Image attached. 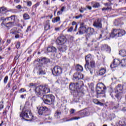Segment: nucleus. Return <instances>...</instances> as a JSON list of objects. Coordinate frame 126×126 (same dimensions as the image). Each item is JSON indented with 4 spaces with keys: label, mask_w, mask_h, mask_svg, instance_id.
I'll return each instance as SVG.
<instances>
[{
    "label": "nucleus",
    "mask_w": 126,
    "mask_h": 126,
    "mask_svg": "<svg viewBox=\"0 0 126 126\" xmlns=\"http://www.w3.org/2000/svg\"><path fill=\"white\" fill-rule=\"evenodd\" d=\"M94 45H95V46H94V47H95L94 50H97V49L98 48V46L99 45V43H98V42H97V41H95Z\"/></svg>",
    "instance_id": "40"
},
{
    "label": "nucleus",
    "mask_w": 126,
    "mask_h": 126,
    "mask_svg": "<svg viewBox=\"0 0 126 126\" xmlns=\"http://www.w3.org/2000/svg\"><path fill=\"white\" fill-rule=\"evenodd\" d=\"M94 32H95V31H94V29L92 28H88L87 30V34H86L87 37H90L91 35H93Z\"/></svg>",
    "instance_id": "15"
},
{
    "label": "nucleus",
    "mask_w": 126,
    "mask_h": 126,
    "mask_svg": "<svg viewBox=\"0 0 126 126\" xmlns=\"http://www.w3.org/2000/svg\"><path fill=\"white\" fill-rule=\"evenodd\" d=\"M48 53H57V48L54 46H50L47 48Z\"/></svg>",
    "instance_id": "19"
},
{
    "label": "nucleus",
    "mask_w": 126,
    "mask_h": 126,
    "mask_svg": "<svg viewBox=\"0 0 126 126\" xmlns=\"http://www.w3.org/2000/svg\"><path fill=\"white\" fill-rule=\"evenodd\" d=\"M119 55L122 57H126V51L125 50H121L119 52Z\"/></svg>",
    "instance_id": "28"
},
{
    "label": "nucleus",
    "mask_w": 126,
    "mask_h": 126,
    "mask_svg": "<svg viewBox=\"0 0 126 126\" xmlns=\"http://www.w3.org/2000/svg\"><path fill=\"white\" fill-rule=\"evenodd\" d=\"M32 86H35V84H33L32 83L30 84V87H31Z\"/></svg>",
    "instance_id": "63"
},
{
    "label": "nucleus",
    "mask_w": 126,
    "mask_h": 126,
    "mask_svg": "<svg viewBox=\"0 0 126 126\" xmlns=\"http://www.w3.org/2000/svg\"><path fill=\"white\" fill-rule=\"evenodd\" d=\"M126 31L124 30L119 29V33H118V37H122L126 35Z\"/></svg>",
    "instance_id": "24"
},
{
    "label": "nucleus",
    "mask_w": 126,
    "mask_h": 126,
    "mask_svg": "<svg viewBox=\"0 0 126 126\" xmlns=\"http://www.w3.org/2000/svg\"><path fill=\"white\" fill-rule=\"evenodd\" d=\"M37 68H38V73L39 75H44V74H46V72L45 71V70H44L43 69L44 66H43V65H38Z\"/></svg>",
    "instance_id": "14"
},
{
    "label": "nucleus",
    "mask_w": 126,
    "mask_h": 126,
    "mask_svg": "<svg viewBox=\"0 0 126 126\" xmlns=\"http://www.w3.org/2000/svg\"><path fill=\"white\" fill-rule=\"evenodd\" d=\"M106 86L103 83H99L97 84L96 87V93L98 97H105V92H106Z\"/></svg>",
    "instance_id": "4"
},
{
    "label": "nucleus",
    "mask_w": 126,
    "mask_h": 126,
    "mask_svg": "<svg viewBox=\"0 0 126 126\" xmlns=\"http://www.w3.org/2000/svg\"><path fill=\"white\" fill-rule=\"evenodd\" d=\"M50 28H51V26L50 25V23H49V20H48L44 24V30L45 31H48Z\"/></svg>",
    "instance_id": "20"
},
{
    "label": "nucleus",
    "mask_w": 126,
    "mask_h": 126,
    "mask_svg": "<svg viewBox=\"0 0 126 126\" xmlns=\"http://www.w3.org/2000/svg\"><path fill=\"white\" fill-rule=\"evenodd\" d=\"M74 112H75V110L74 109H72L70 110V114H74Z\"/></svg>",
    "instance_id": "57"
},
{
    "label": "nucleus",
    "mask_w": 126,
    "mask_h": 126,
    "mask_svg": "<svg viewBox=\"0 0 126 126\" xmlns=\"http://www.w3.org/2000/svg\"><path fill=\"white\" fill-rule=\"evenodd\" d=\"M49 109L47 108V107L45 106H41L39 107L38 110V114L39 115H43V113L44 112H47V111H48Z\"/></svg>",
    "instance_id": "16"
},
{
    "label": "nucleus",
    "mask_w": 126,
    "mask_h": 126,
    "mask_svg": "<svg viewBox=\"0 0 126 126\" xmlns=\"http://www.w3.org/2000/svg\"><path fill=\"white\" fill-rule=\"evenodd\" d=\"M73 30V27H71L70 28L68 29V32H72Z\"/></svg>",
    "instance_id": "45"
},
{
    "label": "nucleus",
    "mask_w": 126,
    "mask_h": 126,
    "mask_svg": "<svg viewBox=\"0 0 126 126\" xmlns=\"http://www.w3.org/2000/svg\"><path fill=\"white\" fill-rule=\"evenodd\" d=\"M23 18L24 20H28V19H30V16L28 15L27 13H25L23 15Z\"/></svg>",
    "instance_id": "27"
},
{
    "label": "nucleus",
    "mask_w": 126,
    "mask_h": 126,
    "mask_svg": "<svg viewBox=\"0 0 126 126\" xmlns=\"http://www.w3.org/2000/svg\"><path fill=\"white\" fill-rule=\"evenodd\" d=\"M93 102L94 104H96V105H97V104L99 103V100H98L97 99H94Z\"/></svg>",
    "instance_id": "43"
},
{
    "label": "nucleus",
    "mask_w": 126,
    "mask_h": 126,
    "mask_svg": "<svg viewBox=\"0 0 126 126\" xmlns=\"http://www.w3.org/2000/svg\"><path fill=\"white\" fill-rule=\"evenodd\" d=\"M104 73H106V68L101 67L98 71V74L99 75H103Z\"/></svg>",
    "instance_id": "22"
},
{
    "label": "nucleus",
    "mask_w": 126,
    "mask_h": 126,
    "mask_svg": "<svg viewBox=\"0 0 126 126\" xmlns=\"http://www.w3.org/2000/svg\"><path fill=\"white\" fill-rule=\"evenodd\" d=\"M111 4H113L112 3L109 4V3H105L104 4V5H106V6H111Z\"/></svg>",
    "instance_id": "56"
},
{
    "label": "nucleus",
    "mask_w": 126,
    "mask_h": 126,
    "mask_svg": "<svg viewBox=\"0 0 126 126\" xmlns=\"http://www.w3.org/2000/svg\"><path fill=\"white\" fill-rule=\"evenodd\" d=\"M19 57H20L19 54L16 55V56L15 57V60H18V59H19Z\"/></svg>",
    "instance_id": "52"
},
{
    "label": "nucleus",
    "mask_w": 126,
    "mask_h": 126,
    "mask_svg": "<svg viewBox=\"0 0 126 126\" xmlns=\"http://www.w3.org/2000/svg\"><path fill=\"white\" fill-rule=\"evenodd\" d=\"M74 78H75V79H83V74H78L77 76H74Z\"/></svg>",
    "instance_id": "29"
},
{
    "label": "nucleus",
    "mask_w": 126,
    "mask_h": 126,
    "mask_svg": "<svg viewBox=\"0 0 126 126\" xmlns=\"http://www.w3.org/2000/svg\"><path fill=\"white\" fill-rule=\"evenodd\" d=\"M88 126H95V124H94V123H91L89 124Z\"/></svg>",
    "instance_id": "61"
},
{
    "label": "nucleus",
    "mask_w": 126,
    "mask_h": 126,
    "mask_svg": "<svg viewBox=\"0 0 126 126\" xmlns=\"http://www.w3.org/2000/svg\"><path fill=\"white\" fill-rule=\"evenodd\" d=\"M79 115L82 118H83V117H85V110L80 111L79 112Z\"/></svg>",
    "instance_id": "35"
},
{
    "label": "nucleus",
    "mask_w": 126,
    "mask_h": 126,
    "mask_svg": "<svg viewBox=\"0 0 126 126\" xmlns=\"http://www.w3.org/2000/svg\"><path fill=\"white\" fill-rule=\"evenodd\" d=\"M76 70H77V71H83V67H82V66L79 64H77L76 66Z\"/></svg>",
    "instance_id": "26"
},
{
    "label": "nucleus",
    "mask_w": 126,
    "mask_h": 126,
    "mask_svg": "<svg viewBox=\"0 0 126 126\" xmlns=\"http://www.w3.org/2000/svg\"><path fill=\"white\" fill-rule=\"evenodd\" d=\"M0 13H5L6 12V8L4 7H1L0 8Z\"/></svg>",
    "instance_id": "32"
},
{
    "label": "nucleus",
    "mask_w": 126,
    "mask_h": 126,
    "mask_svg": "<svg viewBox=\"0 0 126 126\" xmlns=\"http://www.w3.org/2000/svg\"><path fill=\"white\" fill-rule=\"evenodd\" d=\"M38 6H39V3H37L36 4H35V5H34L33 6V7L34 8H37V7H38Z\"/></svg>",
    "instance_id": "47"
},
{
    "label": "nucleus",
    "mask_w": 126,
    "mask_h": 126,
    "mask_svg": "<svg viewBox=\"0 0 126 126\" xmlns=\"http://www.w3.org/2000/svg\"><path fill=\"white\" fill-rule=\"evenodd\" d=\"M97 105H99L100 106H104V103L99 101Z\"/></svg>",
    "instance_id": "58"
},
{
    "label": "nucleus",
    "mask_w": 126,
    "mask_h": 126,
    "mask_svg": "<svg viewBox=\"0 0 126 126\" xmlns=\"http://www.w3.org/2000/svg\"><path fill=\"white\" fill-rule=\"evenodd\" d=\"M80 17H82V15L80 14L79 16H76L75 17L76 19H79V18H80Z\"/></svg>",
    "instance_id": "51"
},
{
    "label": "nucleus",
    "mask_w": 126,
    "mask_h": 126,
    "mask_svg": "<svg viewBox=\"0 0 126 126\" xmlns=\"http://www.w3.org/2000/svg\"><path fill=\"white\" fill-rule=\"evenodd\" d=\"M21 0H14V1L16 2V3H19V2H20Z\"/></svg>",
    "instance_id": "60"
},
{
    "label": "nucleus",
    "mask_w": 126,
    "mask_h": 126,
    "mask_svg": "<svg viewBox=\"0 0 126 126\" xmlns=\"http://www.w3.org/2000/svg\"><path fill=\"white\" fill-rule=\"evenodd\" d=\"M10 33L13 35H16L17 34H18V31L16 28H14L11 30Z\"/></svg>",
    "instance_id": "25"
},
{
    "label": "nucleus",
    "mask_w": 126,
    "mask_h": 126,
    "mask_svg": "<svg viewBox=\"0 0 126 126\" xmlns=\"http://www.w3.org/2000/svg\"><path fill=\"white\" fill-rule=\"evenodd\" d=\"M121 64V61L119 59H114L113 63L110 65L111 68H115V67H118L119 65Z\"/></svg>",
    "instance_id": "10"
},
{
    "label": "nucleus",
    "mask_w": 126,
    "mask_h": 126,
    "mask_svg": "<svg viewBox=\"0 0 126 126\" xmlns=\"http://www.w3.org/2000/svg\"><path fill=\"white\" fill-rule=\"evenodd\" d=\"M115 97H116V98L117 99H122V95H121V92L118 93L116 95Z\"/></svg>",
    "instance_id": "36"
},
{
    "label": "nucleus",
    "mask_w": 126,
    "mask_h": 126,
    "mask_svg": "<svg viewBox=\"0 0 126 126\" xmlns=\"http://www.w3.org/2000/svg\"><path fill=\"white\" fill-rule=\"evenodd\" d=\"M118 126H126V123L123 121H119L118 124L117 125Z\"/></svg>",
    "instance_id": "31"
},
{
    "label": "nucleus",
    "mask_w": 126,
    "mask_h": 126,
    "mask_svg": "<svg viewBox=\"0 0 126 126\" xmlns=\"http://www.w3.org/2000/svg\"><path fill=\"white\" fill-rule=\"evenodd\" d=\"M7 80H8V76H6L4 78V80H3L4 83H7Z\"/></svg>",
    "instance_id": "41"
},
{
    "label": "nucleus",
    "mask_w": 126,
    "mask_h": 126,
    "mask_svg": "<svg viewBox=\"0 0 126 126\" xmlns=\"http://www.w3.org/2000/svg\"><path fill=\"white\" fill-rule=\"evenodd\" d=\"M31 27L29 26L26 30V32H29V31L31 30Z\"/></svg>",
    "instance_id": "55"
},
{
    "label": "nucleus",
    "mask_w": 126,
    "mask_h": 126,
    "mask_svg": "<svg viewBox=\"0 0 126 126\" xmlns=\"http://www.w3.org/2000/svg\"><path fill=\"white\" fill-rule=\"evenodd\" d=\"M62 116V113L60 111H57L54 115L56 119H60Z\"/></svg>",
    "instance_id": "23"
},
{
    "label": "nucleus",
    "mask_w": 126,
    "mask_h": 126,
    "mask_svg": "<svg viewBox=\"0 0 126 126\" xmlns=\"http://www.w3.org/2000/svg\"><path fill=\"white\" fill-rule=\"evenodd\" d=\"M42 100L47 105H52L55 102V96L53 94L43 95Z\"/></svg>",
    "instance_id": "6"
},
{
    "label": "nucleus",
    "mask_w": 126,
    "mask_h": 126,
    "mask_svg": "<svg viewBox=\"0 0 126 126\" xmlns=\"http://www.w3.org/2000/svg\"><path fill=\"white\" fill-rule=\"evenodd\" d=\"M120 64L122 66H126V59H123L120 61Z\"/></svg>",
    "instance_id": "30"
},
{
    "label": "nucleus",
    "mask_w": 126,
    "mask_h": 126,
    "mask_svg": "<svg viewBox=\"0 0 126 126\" xmlns=\"http://www.w3.org/2000/svg\"><path fill=\"white\" fill-rule=\"evenodd\" d=\"M25 91H26V90H25L23 88H22L20 90V92L21 93H22V92H25Z\"/></svg>",
    "instance_id": "50"
},
{
    "label": "nucleus",
    "mask_w": 126,
    "mask_h": 126,
    "mask_svg": "<svg viewBox=\"0 0 126 126\" xmlns=\"http://www.w3.org/2000/svg\"><path fill=\"white\" fill-rule=\"evenodd\" d=\"M63 7H62L61 10L57 12V15H60V14H62V13H63Z\"/></svg>",
    "instance_id": "38"
},
{
    "label": "nucleus",
    "mask_w": 126,
    "mask_h": 126,
    "mask_svg": "<svg viewBox=\"0 0 126 126\" xmlns=\"http://www.w3.org/2000/svg\"><path fill=\"white\" fill-rule=\"evenodd\" d=\"M52 73L55 76H59L63 73V68L60 66H55L52 69Z\"/></svg>",
    "instance_id": "8"
},
{
    "label": "nucleus",
    "mask_w": 126,
    "mask_h": 126,
    "mask_svg": "<svg viewBox=\"0 0 126 126\" xmlns=\"http://www.w3.org/2000/svg\"><path fill=\"white\" fill-rule=\"evenodd\" d=\"M19 37H20V36L17 33L16 34H15V38L16 39H18V38H19Z\"/></svg>",
    "instance_id": "59"
},
{
    "label": "nucleus",
    "mask_w": 126,
    "mask_h": 126,
    "mask_svg": "<svg viewBox=\"0 0 126 126\" xmlns=\"http://www.w3.org/2000/svg\"><path fill=\"white\" fill-rule=\"evenodd\" d=\"M119 31L120 29H114L110 34V37H111L112 38H114V37H116V36L118 37L119 33L120 34Z\"/></svg>",
    "instance_id": "13"
},
{
    "label": "nucleus",
    "mask_w": 126,
    "mask_h": 126,
    "mask_svg": "<svg viewBox=\"0 0 126 126\" xmlns=\"http://www.w3.org/2000/svg\"><path fill=\"white\" fill-rule=\"evenodd\" d=\"M69 88L72 91H79L80 86H79V84L78 83H71L69 85Z\"/></svg>",
    "instance_id": "9"
},
{
    "label": "nucleus",
    "mask_w": 126,
    "mask_h": 126,
    "mask_svg": "<svg viewBox=\"0 0 126 126\" xmlns=\"http://www.w3.org/2000/svg\"><path fill=\"white\" fill-rule=\"evenodd\" d=\"M101 50L102 51H106V52H108V53L111 52V47L106 44H104L102 46Z\"/></svg>",
    "instance_id": "18"
},
{
    "label": "nucleus",
    "mask_w": 126,
    "mask_h": 126,
    "mask_svg": "<svg viewBox=\"0 0 126 126\" xmlns=\"http://www.w3.org/2000/svg\"><path fill=\"white\" fill-rule=\"evenodd\" d=\"M108 9H111V7H109L107 8L104 7V8H102V10L104 11V10H108Z\"/></svg>",
    "instance_id": "46"
},
{
    "label": "nucleus",
    "mask_w": 126,
    "mask_h": 126,
    "mask_svg": "<svg viewBox=\"0 0 126 126\" xmlns=\"http://www.w3.org/2000/svg\"><path fill=\"white\" fill-rule=\"evenodd\" d=\"M3 109V101H1L0 102V110Z\"/></svg>",
    "instance_id": "42"
},
{
    "label": "nucleus",
    "mask_w": 126,
    "mask_h": 126,
    "mask_svg": "<svg viewBox=\"0 0 126 126\" xmlns=\"http://www.w3.org/2000/svg\"><path fill=\"white\" fill-rule=\"evenodd\" d=\"M7 88H10V82H9L7 85Z\"/></svg>",
    "instance_id": "62"
},
{
    "label": "nucleus",
    "mask_w": 126,
    "mask_h": 126,
    "mask_svg": "<svg viewBox=\"0 0 126 126\" xmlns=\"http://www.w3.org/2000/svg\"><path fill=\"white\" fill-rule=\"evenodd\" d=\"M84 33H87V29L84 26H82L79 28V32H77L76 35H83Z\"/></svg>",
    "instance_id": "11"
},
{
    "label": "nucleus",
    "mask_w": 126,
    "mask_h": 126,
    "mask_svg": "<svg viewBox=\"0 0 126 126\" xmlns=\"http://www.w3.org/2000/svg\"><path fill=\"white\" fill-rule=\"evenodd\" d=\"M16 18V15H13L9 17L5 18L2 17L0 18V20H2L3 22L1 24V26L9 28V27H13L14 26V21Z\"/></svg>",
    "instance_id": "1"
},
{
    "label": "nucleus",
    "mask_w": 126,
    "mask_h": 126,
    "mask_svg": "<svg viewBox=\"0 0 126 126\" xmlns=\"http://www.w3.org/2000/svg\"><path fill=\"white\" fill-rule=\"evenodd\" d=\"M78 119H80V117H74L71 119V121L73 120H78Z\"/></svg>",
    "instance_id": "53"
},
{
    "label": "nucleus",
    "mask_w": 126,
    "mask_h": 126,
    "mask_svg": "<svg viewBox=\"0 0 126 126\" xmlns=\"http://www.w3.org/2000/svg\"><path fill=\"white\" fill-rule=\"evenodd\" d=\"M100 6V3L97 2H95L94 3V4L93 5V7H94V8H98Z\"/></svg>",
    "instance_id": "33"
},
{
    "label": "nucleus",
    "mask_w": 126,
    "mask_h": 126,
    "mask_svg": "<svg viewBox=\"0 0 126 126\" xmlns=\"http://www.w3.org/2000/svg\"><path fill=\"white\" fill-rule=\"evenodd\" d=\"M27 5L28 6H31V5H32V2H31V1H30V0H27Z\"/></svg>",
    "instance_id": "39"
},
{
    "label": "nucleus",
    "mask_w": 126,
    "mask_h": 126,
    "mask_svg": "<svg viewBox=\"0 0 126 126\" xmlns=\"http://www.w3.org/2000/svg\"><path fill=\"white\" fill-rule=\"evenodd\" d=\"M20 117L22 118L23 120H25V121H30L33 120V116L30 110H27L25 112H22L21 113H20Z\"/></svg>",
    "instance_id": "5"
},
{
    "label": "nucleus",
    "mask_w": 126,
    "mask_h": 126,
    "mask_svg": "<svg viewBox=\"0 0 126 126\" xmlns=\"http://www.w3.org/2000/svg\"><path fill=\"white\" fill-rule=\"evenodd\" d=\"M37 61L41 63H48L50 62V60L46 58L41 57L40 59H37Z\"/></svg>",
    "instance_id": "17"
},
{
    "label": "nucleus",
    "mask_w": 126,
    "mask_h": 126,
    "mask_svg": "<svg viewBox=\"0 0 126 126\" xmlns=\"http://www.w3.org/2000/svg\"><path fill=\"white\" fill-rule=\"evenodd\" d=\"M53 23H56V22H58V21H60V17H57L54 18L52 20Z\"/></svg>",
    "instance_id": "34"
},
{
    "label": "nucleus",
    "mask_w": 126,
    "mask_h": 126,
    "mask_svg": "<svg viewBox=\"0 0 126 126\" xmlns=\"http://www.w3.org/2000/svg\"><path fill=\"white\" fill-rule=\"evenodd\" d=\"M16 8H18V9H21V8H22V7H21V5H18L17 6H16Z\"/></svg>",
    "instance_id": "54"
},
{
    "label": "nucleus",
    "mask_w": 126,
    "mask_h": 126,
    "mask_svg": "<svg viewBox=\"0 0 126 126\" xmlns=\"http://www.w3.org/2000/svg\"><path fill=\"white\" fill-rule=\"evenodd\" d=\"M16 89V86H14L13 87L12 90H13V91H14V90H15Z\"/></svg>",
    "instance_id": "64"
},
{
    "label": "nucleus",
    "mask_w": 126,
    "mask_h": 126,
    "mask_svg": "<svg viewBox=\"0 0 126 126\" xmlns=\"http://www.w3.org/2000/svg\"><path fill=\"white\" fill-rule=\"evenodd\" d=\"M85 10H86V8H84V7H81L79 9V11L80 12H81V13H83V12H84V11H85Z\"/></svg>",
    "instance_id": "37"
},
{
    "label": "nucleus",
    "mask_w": 126,
    "mask_h": 126,
    "mask_svg": "<svg viewBox=\"0 0 126 126\" xmlns=\"http://www.w3.org/2000/svg\"><path fill=\"white\" fill-rule=\"evenodd\" d=\"M122 90H123V86H122V85L121 84H119L115 88V91L116 93L119 92V91H122Z\"/></svg>",
    "instance_id": "21"
},
{
    "label": "nucleus",
    "mask_w": 126,
    "mask_h": 126,
    "mask_svg": "<svg viewBox=\"0 0 126 126\" xmlns=\"http://www.w3.org/2000/svg\"><path fill=\"white\" fill-rule=\"evenodd\" d=\"M50 91V88L47 87L46 86H39L36 87L35 89V94L38 97L44 96V94H48Z\"/></svg>",
    "instance_id": "3"
},
{
    "label": "nucleus",
    "mask_w": 126,
    "mask_h": 126,
    "mask_svg": "<svg viewBox=\"0 0 126 126\" xmlns=\"http://www.w3.org/2000/svg\"><path fill=\"white\" fill-rule=\"evenodd\" d=\"M89 116V112L85 110V116Z\"/></svg>",
    "instance_id": "48"
},
{
    "label": "nucleus",
    "mask_w": 126,
    "mask_h": 126,
    "mask_svg": "<svg viewBox=\"0 0 126 126\" xmlns=\"http://www.w3.org/2000/svg\"><path fill=\"white\" fill-rule=\"evenodd\" d=\"M56 44L59 45V50L60 52H63V35L59 36L56 40Z\"/></svg>",
    "instance_id": "7"
},
{
    "label": "nucleus",
    "mask_w": 126,
    "mask_h": 126,
    "mask_svg": "<svg viewBox=\"0 0 126 126\" xmlns=\"http://www.w3.org/2000/svg\"><path fill=\"white\" fill-rule=\"evenodd\" d=\"M86 8L89 9V10H91L92 9V7L90 6L87 5L86 6Z\"/></svg>",
    "instance_id": "49"
},
{
    "label": "nucleus",
    "mask_w": 126,
    "mask_h": 126,
    "mask_svg": "<svg viewBox=\"0 0 126 126\" xmlns=\"http://www.w3.org/2000/svg\"><path fill=\"white\" fill-rule=\"evenodd\" d=\"M93 26L97 28V29H100L102 28V23L99 19H98L97 20L95 21L93 24Z\"/></svg>",
    "instance_id": "12"
},
{
    "label": "nucleus",
    "mask_w": 126,
    "mask_h": 126,
    "mask_svg": "<svg viewBox=\"0 0 126 126\" xmlns=\"http://www.w3.org/2000/svg\"><path fill=\"white\" fill-rule=\"evenodd\" d=\"M86 63L85 64V68L86 70L90 71V73H93V70L95 67V62L91 59V55H88L85 57Z\"/></svg>",
    "instance_id": "2"
},
{
    "label": "nucleus",
    "mask_w": 126,
    "mask_h": 126,
    "mask_svg": "<svg viewBox=\"0 0 126 126\" xmlns=\"http://www.w3.org/2000/svg\"><path fill=\"white\" fill-rule=\"evenodd\" d=\"M16 47L17 49H19L20 48V43L19 42H18L17 44L16 45Z\"/></svg>",
    "instance_id": "44"
}]
</instances>
